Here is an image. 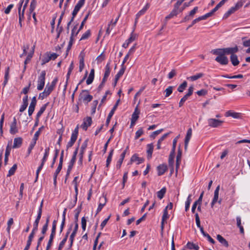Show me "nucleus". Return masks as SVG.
Returning <instances> with one entry per match:
<instances>
[{"label":"nucleus","mask_w":250,"mask_h":250,"mask_svg":"<svg viewBox=\"0 0 250 250\" xmlns=\"http://www.w3.org/2000/svg\"><path fill=\"white\" fill-rule=\"evenodd\" d=\"M17 168V164H14L12 167L9 170L8 173L7 175V177H10L14 174L16 169Z\"/></svg>","instance_id":"obj_45"},{"label":"nucleus","mask_w":250,"mask_h":250,"mask_svg":"<svg viewBox=\"0 0 250 250\" xmlns=\"http://www.w3.org/2000/svg\"><path fill=\"white\" fill-rule=\"evenodd\" d=\"M224 50V54L225 55L226 54H234V53H236L238 51V48L237 46H235L234 47H228L223 48Z\"/></svg>","instance_id":"obj_13"},{"label":"nucleus","mask_w":250,"mask_h":250,"mask_svg":"<svg viewBox=\"0 0 250 250\" xmlns=\"http://www.w3.org/2000/svg\"><path fill=\"white\" fill-rule=\"evenodd\" d=\"M22 143V139L21 137L16 138L14 140L13 148H16L20 147Z\"/></svg>","instance_id":"obj_22"},{"label":"nucleus","mask_w":250,"mask_h":250,"mask_svg":"<svg viewBox=\"0 0 250 250\" xmlns=\"http://www.w3.org/2000/svg\"><path fill=\"white\" fill-rule=\"evenodd\" d=\"M44 56H49V58H50V60H54L57 58V57L58 56V55L55 53H47L46 54H45L44 55Z\"/></svg>","instance_id":"obj_59"},{"label":"nucleus","mask_w":250,"mask_h":250,"mask_svg":"<svg viewBox=\"0 0 250 250\" xmlns=\"http://www.w3.org/2000/svg\"><path fill=\"white\" fill-rule=\"evenodd\" d=\"M48 104V103L43 104L40 109L39 111L38 112L36 115V118L38 119H39L41 116L42 115V114L44 112V111L45 110Z\"/></svg>","instance_id":"obj_30"},{"label":"nucleus","mask_w":250,"mask_h":250,"mask_svg":"<svg viewBox=\"0 0 250 250\" xmlns=\"http://www.w3.org/2000/svg\"><path fill=\"white\" fill-rule=\"evenodd\" d=\"M126 152V149L120 155V158L117 163V167L120 168L123 163Z\"/></svg>","instance_id":"obj_28"},{"label":"nucleus","mask_w":250,"mask_h":250,"mask_svg":"<svg viewBox=\"0 0 250 250\" xmlns=\"http://www.w3.org/2000/svg\"><path fill=\"white\" fill-rule=\"evenodd\" d=\"M173 87L172 86H168L166 89L165 90V97H167L169 96L172 93L173 91Z\"/></svg>","instance_id":"obj_56"},{"label":"nucleus","mask_w":250,"mask_h":250,"mask_svg":"<svg viewBox=\"0 0 250 250\" xmlns=\"http://www.w3.org/2000/svg\"><path fill=\"white\" fill-rule=\"evenodd\" d=\"M223 121L214 118H209L208 120V125L211 127L216 128L222 125Z\"/></svg>","instance_id":"obj_6"},{"label":"nucleus","mask_w":250,"mask_h":250,"mask_svg":"<svg viewBox=\"0 0 250 250\" xmlns=\"http://www.w3.org/2000/svg\"><path fill=\"white\" fill-rule=\"evenodd\" d=\"M169 133H166L164 134L158 140L157 144V148L160 149L161 148V144L166 139V138L168 135Z\"/></svg>","instance_id":"obj_36"},{"label":"nucleus","mask_w":250,"mask_h":250,"mask_svg":"<svg viewBox=\"0 0 250 250\" xmlns=\"http://www.w3.org/2000/svg\"><path fill=\"white\" fill-rule=\"evenodd\" d=\"M219 190H220V186H218L216 187V189H215V190L214 191V196H213V199L212 200V202L211 203V206L212 207L217 202H218V203L219 204H221V199L218 200Z\"/></svg>","instance_id":"obj_8"},{"label":"nucleus","mask_w":250,"mask_h":250,"mask_svg":"<svg viewBox=\"0 0 250 250\" xmlns=\"http://www.w3.org/2000/svg\"><path fill=\"white\" fill-rule=\"evenodd\" d=\"M235 12V11L234 8L231 7L228 10V11L227 12L225 13V14L223 16V19H227L230 15L234 13Z\"/></svg>","instance_id":"obj_43"},{"label":"nucleus","mask_w":250,"mask_h":250,"mask_svg":"<svg viewBox=\"0 0 250 250\" xmlns=\"http://www.w3.org/2000/svg\"><path fill=\"white\" fill-rule=\"evenodd\" d=\"M166 189L165 188H162L160 190L158 191L157 193V197L159 199H162L165 194Z\"/></svg>","instance_id":"obj_42"},{"label":"nucleus","mask_w":250,"mask_h":250,"mask_svg":"<svg viewBox=\"0 0 250 250\" xmlns=\"http://www.w3.org/2000/svg\"><path fill=\"white\" fill-rule=\"evenodd\" d=\"M42 204L43 201L42 202L38 211V215L37 216V218L34 223L33 224V228L32 230V232L30 234V235L28 236V240L27 241V244L25 248H24V250H28L30 245L31 244V242L32 241V239L34 236L35 233L36 232V231L38 230V225L40 222V220L41 218L42 213Z\"/></svg>","instance_id":"obj_1"},{"label":"nucleus","mask_w":250,"mask_h":250,"mask_svg":"<svg viewBox=\"0 0 250 250\" xmlns=\"http://www.w3.org/2000/svg\"><path fill=\"white\" fill-rule=\"evenodd\" d=\"M43 128H44L43 126H41V127H40L39 128L38 130L35 132V133L34 135V137L32 139L33 141H34L35 142H37V141L38 139L39 136H40L41 132L42 131V130L43 129Z\"/></svg>","instance_id":"obj_37"},{"label":"nucleus","mask_w":250,"mask_h":250,"mask_svg":"<svg viewBox=\"0 0 250 250\" xmlns=\"http://www.w3.org/2000/svg\"><path fill=\"white\" fill-rule=\"evenodd\" d=\"M14 5L13 4H9L6 8H5L4 10V13L5 14H9L12 8L14 7Z\"/></svg>","instance_id":"obj_60"},{"label":"nucleus","mask_w":250,"mask_h":250,"mask_svg":"<svg viewBox=\"0 0 250 250\" xmlns=\"http://www.w3.org/2000/svg\"><path fill=\"white\" fill-rule=\"evenodd\" d=\"M78 224L77 223H75L74 225V229H73V231L71 233L69 238V240L70 241V246L72 245L74 238L78 229Z\"/></svg>","instance_id":"obj_15"},{"label":"nucleus","mask_w":250,"mask_h":250,"mask_svg":"<svg viewBox=\"0 0 250 250\" xmlns=\"http://www.w3.org/2000/svg\"><path fill=\"white\" fill-rule=\"evenodd\" d=\"M218 8L217 7H215L210 12L206 13L204 15H203V17H204V19L206 20L208 18L211 17L213 14L217 11Z\"/></svg>","instance_id":"obj_41"},{"label":"nucleus","mask_w":250,"mask_h":250,"mask_svg":"<svg viewBox=\"0 0 250 250\" xmlns=\"http://www.w3.org/2000/svg\"><path fill=\"white\" fill-rule=\"evenodd\" d=\"M218 8L217 7H215L210 12L206 13L204 15H203V17H204V19L206 20L208 18L211 17L213 14L217 11Z\"/></svg>","instance_id":"obj_40"},{"label":"nucleus","mask_w":250,"mask_h":250,"mask_svg":"<svg viewBox=\"0 0 250 250\" xmlns=\"http://www.w3.org/2000/svg\"><path fill=\"white\" fill-rule=\"evenodd\" d=\"M191 195L189 194L188 196V198L187 199V201H186V203H185V210L186 211H188L189 209V207H190V203L191 202Z\"/></svg>","instance_id":"obj_48"},{"label":"nucleus","mask_w":250,"mask_h":250,"mask_svg":"<svg viewBox=\"0 0 250 250\" xmlns=\"http://www.w3.org/2000/svg\"><path fill=\"white\" fill-rule=\"evenodd\" d=\"M169 218V215L168 214L167 210L164 209V213L162 216V221H161V227L162 229H163V225L164 224V222L166 221Z\"/></svg>","instance_id":"obj_35"},{"label":"nucleus","mask_w":250,"mask_h":250,"mask_svg":"<svg viewBox=\"0 0 250 250\" xmlns=\"http://www.w3.org/2000/svg\"><path fill=\"white\" fill-rule=\"evenodd\" d=\"M184 0H178L174 5V7L172 10L174 11V12L177 14L182 12L184 10V7H182L180 6Z\"/></svg>","instance_id":"obj_9"},{"label":"nucleus","mask_w":250,"mask_h":250,"mask_svg":"<svg viewBox=\"0 0 250 250\" xmlns=\"http://www.w3.org/2000/svg\"><path fill=\"white\" fill-rule=\"evenodd\" d=\"M204 75L203 73H199L196 74L195 75L188 77H187V79L188 80H189L190 81H196L197 80L202 78Z\"/></svg>","instance_id":"obj_27"},{"label":"nucleus","mask_w":250,"mask_h":250,"mask_svg":"<svg viewBox=\"0 0 250 250\" xmlns=\"http://www.w3.org/2000/svg\"><path fill=\"white\" fill-rule=\"evenodd\" d=\"M149 7V5L148 3H146L145 6L143 8L142 10L139 11L138 13L136 15V20H135V24L137 22V20L143 14L145 13L146 10Z\"/></svg>","instance_id":"obj_16"},{"label":"nucleus","mask_w":250,"mask_h":250,"mask_svg":"<svg viewBox=\"0 0 250 250\" xmlns=\"http://www.w3.org/2000/svg\"><path fill=\"white\" fill-rule=\"evenodd\" d=\"M167 167L166 164H163L158 166L157 167L158 175L161 176L163 175L167 170Z\"/></svg>","instance_id":"obj_12"},{"label":"nucleus","mask_w":250,"mask_h":250,"mask_svg":"<svg viewBox=\"0 0 250 250\" xmlns=\"http://www.w3.org/2000/svg\"><path fill=\"white\" fill-rule=\"evenodd\" d=\"M34 48H35V46H33V47H32V50L27 55L26 59L24 61V69H25V68H26V65L30 61L31 59L32 58V57L33 55V54L34 53Z\"/></svg>","instance_id":"obj_25"},{"label":"nucleus","mask_w":250,"mask_h":250,"mask_svg":"<svg viewBox=\"0 0 250 250\" xmlns=\"http://www.w3.org/2000/svg\"><path fill=\"white\" fill-rule=\"evenodd\" d=\"M37 2L36 0H32L30 5L29 11L30 13L34 12V11L36 7Z\"/></svg>","instance_id":"obj_50"},{"label":"nucleus","mask_w":250,"mask_h":250,"mask_svg":"<svg viewBox=\"0 0 250 250\" xmlns=\"http://www.w3.org/2000/svg\"><path fill=\"white\" fill-rule=\"evenodd\" d=\"M226 117H231L234 119H239L241 118V113L233 112L231 110L228 111L225 113Z\"/></svg>","instance_id":"obj_18"},{"label":"nucleus","mask_w":250,"mask_h":250,"mask_svg":"<svg viewBox=\"0 0 250 250\" xmlns=\"http://www.w3.org/2000/svg\"><path fill=\"white\" fill-rule=\"evenodd\" d=\"M80 60H79V71L82 72L84 67V57L83 56H82V53H81L80 55Z\"/></svg>","instance_id":"obj_34"},{"label":"nucleus","mask_w":250,"mask_h":250,"mask_svg":"<svg viewBox=\"0 0 250 250\" xmlns=\"http://www.w3.org/2000/svg\"><path fill=\"white\" fill-rule=\"evenodd\" d=\"M215 60L222 65H226L229 62L228 59L225 55L217 56Z\"/></svg>","instance_id":"obj_11"},{"label":"nucleus","mask_w":250,"mask_h":250,"mask_svg":"<svg viewBox=\"0 0 250 250\" xmlns=\"http://www.w3.org/2000/svg\"><path fill=\"white\" fill-rule=\"evenodd\" d=\"M218 8L217 7H215L210 12L206 13L204 15H203V17H204V19L206 20L208 18L211 17L213 14L217 11Z\"/></svg>","instance_id":"obj_39"},{"label":"nucleus","mask_w":250,"mask_h":250,"mask_svg":"<svg viewBox=\"0 0 250 250\" xmlns=\"http://www.w3.org/2000/svg\"><path fill=\"white\" fill-rule=\"evenodd\" d=\"M17 124V120L16 118L14 117L12 123L10 125V128L9 130V132L11 134H15L18 132V128Z\"/></svg>","instance_id":"obj_10"},{"label":"nucleus","mask_w":250,"mask_h":250,"mask_svg":"<svg viewBox=\"0 0 250 250\" xmlns=\"http://www.w3.org/2000/svg\"><path fill=\"white\" fill-rule=\"evenodd\" d=\"M73 68H74L73 62H72L71 63V64H70V65H69V67L68 70V72H67V75H66V83H65V84L64 85V90L66 89V86H67V83H68V80L69 79L70 76L71 75V73Z\"/></svg>","instance_id":"obj_24"},{"label":"nucleus","mask_w":250,"mask_h":250,"mask_svg":"<svg viewBox=\"0 0 250 250\" xmlns=\"http://www.w3.org/2000/svg\"><path fill=\"white\" fill-rule=\"evenodd\" d=\"M46 72L44 70L42 71L38 78V84L37 88L38 90L43 89L45 84Z\"/></svg>","instance_id":"obj_4"},{"label":"nucleus","mask_w":250,"mask_h":250,"mask_svg":"<svg viewBox=\"0 0 250 250\" xmlns=\"http://www.w3.org/2000/svg\"><path fill=\"white\" fill-rule=\"evenodd\" d=\"M185 247L189 250H199V249L198 245L190 242H188Z\"/></svg>","instance_id":"obj_26"},{"label":"nucleus","mask_w":250,"mask_h":250,"mask_svg":"<svg viewBox=\"0 0 250 250\" xmlns=\"http://www.w3.org/2000/svg\"><path fill=\"white\" fill-rule=\"evenodd\" d=\"M212 53L214 55H217L218 56H220L224 55V50L223 49L219 48L215 49L212 50Z\"/></svg>","instance_id":"obj_44"},{"label":"nucleus","mask_w":250,"mask_h":250,"mask_svg":"<svg viewBox=\"0 0 250 250\" xmlns=\"http://www.w3.org/2000/svg\"><path fill=\"white\" fill-rule=\"evenodd\" d=\"M49 151H50L49 147H48V146L45 147V149H44V154H43V158H42V159L41 160V165L38 167V169H37V170L36 171V177H37V178L38 177L39 173L40 172V171L42 169V167H43L45 163L46 162V161H47V160L48 159V156L49 155Z\"/></svg>","instance_id":"obj_2"},{"label":"nucleus","mask_w":250,"mask_h":250,"mask_svg":"<svg viewBox=\"0 0 250 250\" xmlns=\"http://www.w3.org/2000/svg\"><path fill=\"white\" fill-rule=\"evenodd\" d=\"M119 102H120V100L119 99L117 101L116 104H115V105L113 106L112 109L110 111V112L107 116V118L106 119V125H109L112 117L113 116V115L114 114L115 111L117 109V108L119 105Z\"/></svg>","instance_id":"obj_7"},{"label":"nucleus","mask_w":250,"mask_h":250,"mask_svg":"<svg viewBox=\"0 0 250 250\" xmlns=\"http://www.w3.org/2000/svg\"><path fill=\"white\" fill-rule=\"evenodd\" d=\"M28 96H25L22 99V104L20 108V111L22 112L24 111L28 106Z\"/></svg>","instance_id":"obj_19"},{"label":"nucleus","mask_w":250,"mask_h":250,"mask_svg":"<svg viewBox=\"0 0 250 250\" xmlns=\"http://www.w3.org/2000/svg\"><path fill=\"white\" fill-rule=\"evenodd\" d=\"M92 99L93 96L89 94V91L87 90H83L79 95V100L83 101L85 104H87Z\"/></svg>","instance_id":"obj_3"},{"label":"nucleus","mask_w":250,"mask_h":250,"mask_svg":"<svg viewBox=\"0 0 250 250\" xmlns=\"http://www.w3.org/2000/svg\"><path fill=\"white\" fill-rule=\"evenodd\" d=\"M110 73V63H107L105 67V72L104 73V76L103 78L104 81H106L108 77H109Z\"/></svg>","instance_id":"obj_21"},{"label":"nucleus","mask_w":250,"mask_h":250,"mask_svg":"<svg viewBox=\"0 0 250 250\" xmlns=\"http://www.w3.org/2000/svg\"><path fill=\"white\" fill-rule=\"evenodd\" d=\"M138 38V35L136 33H134V29L133 30L132 32L130 35L129 38L126 40L125 42L123 44L122 47L126 48L129 44L131 43L132 42L136 40Z\"/></svg>","instance_id":"obj_5"},{"label":"nucleus","mask_w":250,"mask_h":250,"mask_svg":"<svg viewBox=\"0 0 250 250\" xmlns=\"http://www.w3.org/2000/svg\"><path fill=\"white\" fill-rule=\"evenodd\" d=\"M77 179L78 177H75L73 180V184L74 185V188L75 191V201L77 200V196L78 194V183H77Z\"/></svg>","instance_id":"obj_33"},{"label":"nucleus","mask_w":250,"mask_h":250,"mask_svg":"<svg viewBox=\"0 0 250 250\" xmlns=\"http://www.w3.org/2000/svg\"><path fill=\"white\" fill-rule=\"evenodd\" d=\"M217 239L218 241L221 243L223 245L228 248L229 247V244L227 241L221 235L218 234L217 235Z\"/></svg>","instance_id":"obj_29"},{"label":"nucleus","mask_w":250,"mask_h":250,"mask_svg":"<svg viewBox=\"0 0 250 250\" xmlns=\"http://www.w3.org/2000/svg\"><path fill=\"white\" fill-rule=\"evenodd\" d=\"M81 30L80 28L77 29V25H75L72 30L71 37L73 38L74 36H76Z\"/></svg>","instance_id":"obj_55"},{"label":"nucleus","mask_w":250,"mask_h":250,"mask_svg":"<svg viewBox=\"0 0 250 250\" xmlns=\"http://www.w3.org/2000/svg\"><path fill=\"white\" fill-rule=\"evenodd\" d=\"M77 132L76 133H72L71 136V138L70 141L68 142L66 147L67 148H69L72 146L75 142L77 140Z\"/></svg>","instance_id":"obj_17"},{"label":"nucleus","mask_w":250,"mask_h":250,"mask_svg":"<svg viewBox=\"0 0 250 250\" xmlns=\"http://www.w3.org/2000/svg\"><path fill=\"white\" fill-rule=\"evenodd\" d=\"M144 159L139 157L137 154H134L131 158V161L132 162H136L137 165H139L143 162Z\"/></svg>","instance_id":"obj_23"},{"label":"nucleus","mask_w":250,"mask_h":250,"mask_svg":"<svg viewBox=\"0 0 250 250\" xmlns=\"http://www.w3.org/2000/svg\"><path fill=\"white\" fill-rule=\"evenodd\" d=\"M125 69V67H123V66H122L120 70L119 71V72L116 75V76L115 77V82H114L115 85L116 84L120 78V77L124 74Z\"/></svg>","instance_id":"obj_20"},{"label":"nucleus","mask_w":250,"mask_h":250,"mask_svg":"<svg viewBox=\"0 0 250 250\" xmlns=\"http://www.w3.org/2000/svg\"><path fill=\"white\" fill-rule=\"evenodd\" d=\"M187 86V82L186 81H184L182 84H181L178 86L177 90L179 92H183Z\"/></svg>","instance_id":"obj_51"},{"label":"nucleus","mask_w":250,"mask_h":250,"mask_svg":"<svg viewBox=\"0 0 250 250\" xmlns=\"http://www.w3.org/2000/svg\"><path fill=\"white\" fill-rule=\"evenodd\" d=\"M174 154H173L172 151L169 155L168 158V164L170 167H173L174 164Z\"/></svg>","instance_id":"obj_53"},{"label":"nucleus","mask_w":250,"mask_h":250,"mask_svg":"<svg viewBox=\"0 0 250 250\" xmlns=\"http://www.w3.org/2000/svg\"><path fill=\"white\" fill-rule=\"evenodd\" d=\"M36 144V142H35L34 141L32 140V141L30 143L29 146L27 149V156H29L31 154L32 150H33V148L35 146Z\"/></svg>","instance_id":"obj_38"},{"label":"nucleus","mask_w":250,"mask_h":250,"mask_svg":"<svg viewBox=\"0 0 250 250\" xmlns=\"http://www.w3.org/2000/svg\"><path fill=\"white\" fill-rule=\"evenodd\" d=\"M87 145V141L86 140L84 141V142L82 144L81 146V150L80 155H83L84 153V151L85 149H86Z\"/></svg>","instance_id":"obj_61"},{"label":"nucleus","mask_w":250,"mask_h":250,"mask_svg":"<svg viewBox=\"0 0 250 250\" xmlns=\"http://www.w3.org/2000/svg\"><path fill=\"white\" fill-rule=\"evenodd\" d=\"M144 134V130L142 127L140 128L135 133V139H138Z\"/></svg>","instance_id":"obj_54"},{"label":"nucleus","mask_w":250,"mask_h":250,"mask_svg":"<svg viewBox=\"0 0 250 250\" xmlns=\"http://www.w3.org/2000/svg\"><path fill=\"white\" fill-rule=\"evenodd\" d=\"M230 61L234 66H236L239 63V61L238 59V57L235 54H232L230 56Z\"/></svg>","instance_id":"obj_31"},{"label":"nucleus","mask_w":250,"mask_h":250,"mask_svg":"<svg viewBox=\"0 0 250 250\" xmlns=\"http://www.w3.org/2000/svg\"><path fill=\"white\" fill-rule=\"evenodd\" d=\"M54 89V88L51 86L49 83H47L44 89V91L49 96Z\"/></svg>","instance_id":"obj_49"},{"label":"nucleus","mask_w":250,"mask_h":250,"mask_svg":"<svg viewBox=\"0 0 250 250\" xmlns=\"http://www.w3.org/2000/svg\"><path fill=\"white\" fill-rule=\"evenodd\" d=\"M92 123V119L91 117H87L83 121V127L85 128V129H86L87 128L90 126Z\"/></svg>","instance_id":"obj_32"},{"label":"nucleus","mask_w":250,"mask_h":250,"mask_svg":"<svg viewBox=\"0 0 250 250\" xmlns=\"http://www.w3.org/2000/svg\"><path fill=\"white\" fill-rule=\"evenodd\" d=\"M76 158H72L70 161L69 162V165L68 166V168H67V172H69L72 168V167L74 164V163H75V161H76Z\"/></svg>","instance_id":"obj_52"},{"label":"nucleus","mask_w":250,"mask_h":250,"mask_svg":"<svg viewBox=\"0 0 250 250\" xmlns=\"http://www.w3.org/2000/svg\"><path fill=\"white\" fill-rule=\"evenodd\" d=\"M192 136V129L191 128H189L187 132V134L185 137V149H187L188 148V144L189 142V140Z\"/></svg>","instance_id":"obj_14"},{"label":"nucleus","mask_w":250,"mask_h":250,"mask_svg":"<svg viewBox=\"0 0 250 250\" xmlns=\"http://www.w3.org/2000/svg\"><path fill=\"white\" fill-rule=\"evenodd\" d=\"M188 97L187 95H185L180 101L179 103V106L181 107L184 104V103L187 100Z\"/></svg>","instance_id":"obj_64"},{"label":"nucleus","mask_w":250,"mask_h":250,"mask_svg":"<svg viewBox=\"0 0 250 250\" xmlns=\"http://www.w3.org/2000/svg\"><path fill=\"white\" fill-rule=\"evenodd\" d=\"M146 87L144 86H143L142 87H141L140 90L136 93V94L134 96V102H135L137 100V98L138 96H140L141 95V94L142 93V92L145 90Z\"/></svg>","instance_id":"obj_63"},{"label":"nucleus","mask_w":250,"mask_h":250,"mask_svg":"<svg viewBox=\"0 0 250 250\" xmlns=\"http://www.w3.org/2000/svg\"><path fill=\"white\" fill-rule=\"evenodd\" d=\"M113 152H114V150L113 149H111L110 151V152H109V155H108V156L107 157V160H106V167H108V166L109 165L110 162H111L113 154Z\"/></svg>","instance_id":"obj_46"},{"label":"nucleus","mask_w":250,"mask_h":250,"mask_svg":"<svg viewBox=\"0 0 250 250\" xmlns=\"http://www.w3.org/2000/svg\"><path fill=\"white\" fill-rule=\"evenodd\" d=\"M147 152L148 153V155L150 156V157H151L152 155V152H153V146L152 144H148V145H147Z\"/></svg>","instance_id":"obj_58"},{"label":"nucleus","mask_w":250,"mask_h":250,"mask_svg":"<svg viewBox=\"0 0 250 250\" xmlns=\"http://www.w3.org/2000/svg\"><path fill=\"white\" fill-rule=\"evenodd\" d=\"M204 18L203 16H200L195 19H194L192 21L191 24L189 25L187 28V30H188L189 28L191 27L194 24H195L197 22L201 21L202 20H204Z\"/></svg>","instance_id":"obj_47"},{"label":"nucleus","mask_w":250,"mask_h":250,"mask_svg":"<svg viewBox=\"0 0 250 250\" xmlns=\"http://www.w3.org/2000/svg\"><path fill=\"white\" fill-rule=\"evenodd\" d=\"M178 14L174 12V11L172 10L170 13L166 17L165 19L166 21H168L169 19L173 18L174 16H176Z\"/></svg>","instance_id":"obj_62"},{"label":"nucleus","mask_w":250,"mask_h":250,"mask_svg":"<svg viewBox=\"0 0 250 250\" xmlns=\"http://www.w3.org/2000/svg\"><path fill=\"white\" fill-rule=\"evenodd\" d=\"M91 35V32L90 30H87L85 33H84L83 35L82 36V37L80 39V40H86L88 39Z\"/></svg>","instance_id":"obj_57"}]
</instances>
